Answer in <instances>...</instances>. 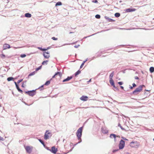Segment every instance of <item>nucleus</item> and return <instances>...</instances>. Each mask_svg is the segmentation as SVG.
I'll use <instances>...</instances> for the list:
<instances>
[{"label": "nucleus", "mask_w": 154, "mask_h": 154, "mask_svg": "<svg viewBox=\"0 0 154 154\" xmlns=\"http://www.w3.org/2000/svg\"><path fill=\"white\" fill-rule=\"evenodd\" d=\"M118 150H119L118 149H115V150H113L112 152H116V151H118Z\"/></svg>", "instance_id": "ea45409f"}, {"label": "nucleus", "mask_w": 154, "mask_h": 154, "mask_svg": "<svg viewBox=\"0 0 154 154\" xmlns=\"http://www.w3.org/2000/svg\"><path fill=\"white\" fill-rule=\"evenodd\" d=\"M43 85H42V86L41 87H43Z\"/></svg>", "instance_id": "8fccbe9b"}, {"label": "nucleus", "mask_w": 154, "mask_h": 154, "mask_svg": "<svg viewBox=\"0 0 154 154\" xmlns=\"http://www.w3.org/2000/svg\"><path fill=\"white\" fill-rule=\"evenodd\" d=\"M81 72V71L79 70H78L75 74V76H76L77 75L79 74Z\"/></svg>", "instance_id": "a878e982"}, {"label": "nucleus", "mask_w": 154, "mask_h": 154, "mask_svg": "<svg viewBox=\"0 0 154 154\" xmlns=\"http://www.w3.org/2000/svg\"><path fill=\"white\" fill-rule=\"evenodd\" d=\"M143 87H145V86L143 85H140L139 87L136 88L133 92V94L134 95H137L142 90Z\"/></svg>", "instance_id": "f03ea898"}, {"label": "nucleus", "mask_w": 154, "mask_h": 154, "mask_svg": "<svg viewBox=\"0 0 154 154\" xmlns=\"http://www.w3.org/2000/svg\"><path fill=\"white\" fill-rule=\"evenodd\" d=\"M62 5V3L61 2H58L56 3L55 5V6L61 5Z\"/></svg>", "instance_id": "4be33fe9"}, {"label": "nucleus", "mask_w": 154, "mask_h": 154, "mask_svg": "<svg viewBox=\"0 0 154 154\" xmlns=\"http://www.w3.org/2000/svg\"><path fill=\"white\" fill-rule=\"evenodd\" d=\"M149 71L151 73L153 72H154V67H151L149 68Z\"/></svg>", "instance_id": "6ab92c4d"}, {"label": "nucleus", "mask_w": 154, "mask_h": 154, "mask_svg": "<svg viewBox=\"0 0 154 154\" xmlns=\"http://www.w3.org/2000/svg\"><path fill=\"white\" fill-rule=\"evenodd\" d=\"M42 66H39L38 67L36 68L35 69V71H37L38 70H39L41 69L42 68Z\"/></svg>", "instance_id": "cd10ccee"}, {"label": "nucleus", "mask_w": 154, "mask_h": 154, "mask_svg": "<svg viewBox=\"0 0 154 154\" xmlns=\"http://www.w3.org/2000/svg\"><path fill=\"white\" fill-rule=\"evenodd\" d=\"M51 136V133L49 130H47L45 134L44 139L47 140Z\"/></svg>", "instance_id": "20e7f679"}, {"label": "nucleus", "mask_w": 154, "mask_h": 154, "mask_svg": "<svg viewBox=\"0 0 154 154\" xmlns=\"http://www.w3.org/2000/svg\"><path fill=\"white\" fill-rule=\"evenodd\" d=\"M153 140L154 141V138L153 139Z\"/></svg>", "instance_id": "3c124183"}, {"label": "nucleus", "mask_w": 154, "mask_h": 154, "mask_svg": "<svg viewBox=\"0 0 154 154\" xmlns=\"http://www.w3.org/2000/svg\"><path fill=\"white\" fill-rule=\"evenodd\" d=\"M79 46V45H75V46H74V47H75V48H77Z\"/></svg>", "instance_id": "c03bdc74"}, {"label": "nucleus", "mask_w": 154, "mask_h": 154, "mask_svg": "<svg viewBox=\"0 0 154 154\" xmlns=\"http://www.w3.org/2000/svg\"><path fill=\"white\" fill-rule=\"evenodd\" d=\"M25 16L27 17L30 18L31 17V15L30 14L27 13L25 14Z\"/></svg>", "instance_id": "f3484780"}, {"label": "nucleus", "mask_w": 154, "mask_h": 154, "mask_svg": "<svg viewBox=\"0 0 154 154\" xmlns=\"http://www.w3.org/2000/svg\"><path fill=\"white\" fill-rule=\"evenodd\" d=\"M4 140V139L3 137L0 136V141H1V140L3 141Z\"/></svg>", "instance_id": "4c0bfd02"}, {"label": "nucleus", "mask_w": 154, "mask_h": 154, "mask_svg": "<svg viewBox=\"0 0 154 154\" xmlns=\"http://www.w3.org/2000/svg\"><path fill=\"white\" fill-rule=\"evenodd\" d=\"M14 79V78L12 77H8L7 78V80L8 81H11V80H13Z\"/></svg>", "instance_id": "b1692460"}, {"label": "nucleus", "mask_w": 154, "mask_h": 154, "mask_svg": "<svg viewBox=\"0 0 154 154\" xmlns=\"http://www.w3.org/2000/svg\"><path fill=\"white\" fill-rule=\"evenodd\" d=\"M132 85H133V87H136V85L134 83Z\"/></svg>", "instance_id": "a19ab883"}, {"label": "nucleus", "mask_w": 154, "mask_h": 154, "mask_svg": "<svg viewBox=\"0 0 154 154\" xmlns=\"http://www.w3.org/2000/svg\"><path fill=\"white\" fill-rule=\"evenodd\" d=\"M133 86H132H132H130V89H133Z\"/></svg>", "instance_id": "49530a36"}, {"label": "nucleus", "mask_w": 154, "mask_h": 154, "mask_svg": "<svg viewBox=\"0 0 154 154\" xmlns=\"http://www.w3.org/2000/svg\"><path fill=\"white\" fill-rule=\"evenodd\" d=\"M20 57L22 58H23L26 57V55L25 54H22L20 55Z\"/></svg>", "instance_id": "473e14b6"}, {"label": "nucleus", "mask_w": 154, "mask_h": 154, "mask_svg": "<svg viewBox=\"0 0 154 154\" xmlns=\"http://www.w3.org/2000/svg\"><path fill=\"white\" fill-rule=\"evenodd\" d=\"M136 10V9L135 8H128L126 9L125 12H133L135 11Z\"/></svg>", "instance_id": "9b49d317"}, {"label": "nucleus", "mask_w": 154, "mask_h": 154, "mask_svg": "<svg viewBox=\"0 0 154 154\" xmlns=\"http://www.w3.org/2000/svg\"><path fill=\"white\" fill-rule=\"evenodd\" d=\"M83 129V127H80L77 130L76 133V136L77 137H78V140H80V141L79 142V143H80L82 141L81 137L82 135Z\"/></svg>", "instance_id": "f257e3e1"}, {"label": "nucleus", "mask_w": 154, "mask_h": 154, "mask_svg": "<svg viewBox=\"0 0 154 154\" xmlns=\"http://www.w3.org/2000/svg\"><path fill=\"white\" fill-rule=\"evenodd\" d=\"M3 50H6L8 48H10V46L9 44H5L3 45Z\"/></svg>", "instance_id": "9d476101"}, {"label": "nucleus", "mask_w": 154, "mask_h": 154, "mask_svg": "<svg viewBox=\"0 0 154 154\" xmlns=\"http://www.w3.org/2000/svg\"><path fill=\"white\" fill-rule=\"evenodd\" d=\"M114 75V72H112L109 75V78L110 79H112V78Z\"/></svg>", "instance_id": "a211bd4d"}, {"label": "nucleus", "mask_w": 154, "mask_h": 154, "mask_svg": "<svg viewBox=\"0 0 154 154\" xmlns=\"http://www.w3.org/2000/svg\"><path fill=\"white\" fill-rule=\"evenodd\" d=\"M125 145V142L122 140H121L119 144V149H122L123 148Z\"/></svg>", "instance_id": "39448f33"}, {"label": "nucleus", "mask_w": 154, "mask_h": 154, "mask_svg": "<svg viewBox=\"0 0 154 154\" xmlns=\"http://www.w3.org/2000/svg\"><path fill=\"white\" fill-rule=\"evenodd\" d=\"M109 82L111 85L113 86L114 88H116V86L115 85L113 79H110Z\"/></svg>", "instance_id": "2eb2a0df"}, {"label": "nucleus", "mask_w": 154, "mask_h": 154, "mask_svg": "<svg viewBox=\"0 0 154 154\" xmlns=\"http://www.w3.org/2000/svg\"><path fill=\"white\" fill-rule=\"evenodd\" d=\"M22 81H23V79H20V80H18L17 81V83H19L21 82Z\"/></svg>", "instance_id": "58836bf2"}, {"label": "nucleus", "mask_w": 154, "mask_h": 154, "mask_svg": "<svg viewBox=\"0 0 154 154\" xmlns=\"http://www.w3.org/2000/svg\"><path fill=\"white\" fill-rule=\"evenodd\" d=\"M24 147L27 153H30L31 152L33 148L32 146H25Z\"/></svg>", "instance_id": "423d86ee"}, {"label": "nucleus", "mask_w": 154, "mask_h": 154, "mask_svg": "<svg viewBox=\"0 0 154 154\" xmlns=\"http://www.w3.org/2000/svg\"><path fill=\"white\" fill-rule=\"evenodd\" d=\"M88 97L85 96H82L80 98V99L82 101H86L88 100Z\"/></svg>", "instance_id": "1a4fd4ad"}, {"label": "nucleus", "mask_w": 154, "mask_h": 154, "mask_svg": "<svg viewBox=\"0 0 154 154\" xmlns=\"http://www.w3.org/2000/svg\"><path fill=\"white\" fill-rule=\"evenodd\" d=\"M110 137L111 138H114L115 139L116 137V136L115 134H112L110 135Z\"/></svg>", "instance_id": "aec40b11"}, {"label": "nucleus", "mask_w": 154, "mask_h": 154, "mask_svg": "<svg viewBox=\"0 0 154 154\" xmlns=\"http://www.w3.org/2000/svg\"><path fill=\"white\" fill-rule=\"evenodd\" d=\"M72 76H68L67 77V78L66 79L63 80V82H64L68 81H69V80H70V79H72Z\"/></svg>", "instance_id": "4468645a"}, {"label": "nucleus", "mask_w": 154, "mask_h": 154, "mask_svg": "<svg viewBox=\"0 0 154 154\" xmlns=\"http://www.w3.org/2000/svg\"><path fill=\"white\" fill-rule=\"evenodd\" d=\"M120 88H121L122 89H124V87H123V86H120Z\"/></svg>", "instance_id": "a18cd8bd"}, {"label": "nucleus", "mask_w": 154, "mask_h": 154, "mask_svg": "<svg viewBox=\"0 0 154 154\" xmlns=\"http://www.w3.org/2000/svg\"><path fill=\"white\" fill-rule=\"evenodd\" d=\"M50 81H48L45 82L44 85H48L50 84Z\"/></svg>", "instance_id": "393cba45"}, {"label": "nucleus", "mask_w": 154, "mask_h": 154, "mask_svg": "<svg viewBox=\"0 0 154 154\" xmlns=\"http://www.w3.org/2000/svg\"><path fill=\"white\" fill-rule=\"evenodd\" d=\"M119 126L121 128V129H122V130H125V129L123 128L120 124L119 125Z\"/></svg>", "instance_id": "c9c22d12"}, {"label": "nucleus", "mask_w": 154, "mask_h": 154, "mask_svg": "<svg viewBox=\"0 0 154 154\" xmlns=\"http://www.w3.org/2000/svg\"><path fill=\"white\" fill-rule=\"evenodd\" d=\"M59 75L60 77H61L62 76V74L61 72H57L55 73V75L52 77V78H55L56 77L57 75Z\"/></svg>", "instance_id": "f8f14e48"}, {"label": "nucleus", "mask_w": 154, "mask_h": 154, "mask_svg": "<svg viewBox=\"0 0 154 154\" xmlns=\"http://www.w3.org/2000/svg\"><path fill=\"white\" fill-rule=\"evenodd\" d=\"M135 79H139V78L138 77H137V76H135Z\"/></svg>", "instance_id": "79ce46f5"}, {"label": "nucleus", "mask_w": 154, "mask_h": 154, "mask_svg": "<svg viewBox=\"0 0 154 154\" xmlns=\"http://www.w3.org/2000/svg\"><path fill=\"white\" fill-rule=\"evenodd\" d=\"M140 145V143L137 141H133L131 142L130 146L131 147L137 148Z\"/></svg>", "instance_id": "7ed1b4c3"}, {"label": "nucleus", "mask_w": 154, "mask_h": 154, "mask_svg": "<svg viewBox=\"0 0 154 154\" xmlns=\"http://www.w3.org/2000/svg\"><path fill=\"white\" fill-rule=\"evenodd\" d=\"M72 33H73V32H69V34H72Z\"/></svg>", "instance_id": "09e8293b"}, {"label": "nucleus", "mask_w": 154, "mask_h": 154, "mask_svg": "<svg viewBox=\"0 0 154 154\" xmlns=\"http://www.w3.org/2000/svg\"><path fill=\"white\" fill-rule=\"evenodd\" d=\"M109 21H111V22H112V21H114V20H113L112 19H109Z\"/></svg>", "instance_id": "37998d69"}, {"label": "nucleus", "mask_w": 154, "mask_h": 154, "mask_svg": "<svg viewBox=\"0 0 154 154\" xmlns=\"http://www.w3.org/2000/svg\"><path fill=\"white\" fill-rule=\"evenodd\" d=\"M85 62V61H84L82 63V64H81V66H80V68H82V67L84 65V63Z\"/></svg>", "instance_id": "72a5a7b5"}, {"label": "nucleus", "mask_w": 154, "mask_h": 154, "mask_svg": "<svg viewBox=\"0 0 154 154\" xmlns=\"http://www.w3.org/2000/svg\"><path fill=\"white\" fill-rule=\"evenodd\" d=\"M52 39L54 40H57L58 39L57 38H56L55 37H53L52 38Z\"/></svg>", "instance_id": "f704fd0d"}, {"label": "nucleus", "mask_w": 154, "mask_h": 154, "mask_svg": "<svg viewBox=\"0 0 154 154\" xmlns=\"http://www.w3.org/2000/svg\"><path fill=\"white\" fill-rule=\"evenodd\" d=\"M48 62V60L44 61L42 63V64L43 65H47V62Z\"/></svg>", "instance_id": "412c9836"}, {"label": "nucleus", "mask_w": 154, "mask_h": 154, "mask_svg": "<svg viewBox=\"0 0 154 154\" xmlns=\"http://www.w3.org/2000/svg\"><path fill=\"white\" fill-rule=\"evenodd\" d=\"M43 56L45 58L48 59L50 57L49 53L48 52H45L43 53Z\"/></svg>", "instance_id": "6e6552de"}, {"label": "nucleus", "mask_w": 154, "mask_h": 154, "mask_svg": "<svg viewBox=\"0 0 154 154\" xmlns=\"http://www.w3.org/2000/svg\"><path fill=\"white\" fill-rule=\"evenodd\" d=\"M0 56L2 58H4L5 57V56L4 54H2Z\"/></svg>", "instance_id": "c85d7f7f"}, {"label": "nucleus", "mask_w": 154, "mask_h": 154, "mask_svg": "<svg viewBox=\"0 0 154 154\" xmlns=\"http://www.w3.org/2000/svg\"><path fill=\"white\" fill-rule=\"evenodd\" d=\"M35 71L32 72L29 74V76L34 75L35 74Z\"/></svg>", "instance_id": "bb28decb"}, {"label": "nucleus", "mask_w": 154, "mask_h": 154, "mask_svg": "<svg viewBox=\"0 0 154 154\" xmlns=\"http://www.w3.org/2000/svg\"><path fill=\"white\" fill-rule=\"evenodd\" d=\"M14 83L15 84V85L16 86V88L17 89V90H18V91L20 92V93H23V91H22L19 88L18 86V85L17 84V83L16 82H14Z\"/></svg>", "instance_id": "dca6fc26"}, {"label": "nucleus", "mask_w": 154, "mask_h": 154, "mask_svg": "<svg viewBox=\"0 0 154 154\" xmlns=\"http://www.w3.org/2000/svg\"><path fill=\"white\" fill-rule=\"evenodd\" d=\"M44 146H45L44 143L42 141L41 139H40L38 140Z\"/></svg>", "instance_id": "2f4dec72"}, {"label": "nucleus", "mask_w": 154, "mask_h": 154, "mask_svg": "<svg viewBox=\"0 0 154 154\" xmlns=\"http://www.w3.org/2000/svg\"><path fill=\"white\" fill-rule=\"evenodd\" d=\"M25 93L31 96H33L35 95V91L34 90L32 91H26Z\"/></svg>", "instance_id": "0eeeda50"}, {"label": "nucleus", "mask_w": 154, "mask_h": 154, "mask_svg": "<svg viewBox=\"0 0 154 154\" xmlns=\"http://www.w3.org/2000/svg\"><path fill=\"white\" fill-rule=\"evenodd\" d=\"M57 151V149L55 147L53 146L51 148V152L54 153L55 154Z\"/></svg>", "instance_id": "ddd939ff"}, {"label": "nucleus", "mask_w": 154, "mask_h": 154, "mask_svg": "<svg viewBox=\"0 0 154 154\" xmlns=\"http://www.w3.org/2000/svg\"><path fill=\"white\" fill-rule=\"evenodd\" d=\"M94 2V3H97V0H95L94 2Z\"/></svg>", "instance_id": "de8ad7c7"}, {"label": "nucleus", "mask_w": 154, "mask_h": 154, "mask_svg": "<svg viewBox=\"0 0 154 154\" xmlns=\"http://www.w3.org/2000/svg\"><path fill=\"white\" fill-rule=\"evenodd\" d=\"M118 83L120 85H122L123 84V82H118Z\"/></svg>", "instance_id": "e433bc0d"}, {"label": "nucleus", "mask_w": 154, "mask_h": 154, "mask_svg": "<svg viewBox=\"0 0 154 154\" xmlns=\"http://www.w3.org/2000/svg\"><path fill=\"white\" fill-rule=\"evenodd\" d=\"M95 17L97 19H100V15L99 14H97L95 16Z\"/></svg>", "instance_id": "7c9ffc66"}, {"label": "nucleus", "mask_w": 154, "mask_h": 154, "mask_svg": "<svg viewBox=\"0 0 154 154\" xmlns=\"http://www.w3.org/2000/svg\"><path fill=\"white\" fill-rule=\"evenodd\" d=\"M38 49H40V50L42 51H46L47 50L46 49H43L42 48H40V47H38Z\"/></svg>", "instance_id": "c756f323"}, {"label": "nucleus", "mask_w": 154, "mask_h": 154, "mask_svg": "<svg viewBox=\"0 0 154 154\" xmlns=\"http://www.w3.org/2000/svg\"><path fill=\"white\" fill-rule=\"evenodd\" d=\"M120 14L118 13H116L115 14V16L116 17H119L120 16Z\"/></svg>", "instance_id": "5701e85b"}]
</instances>
